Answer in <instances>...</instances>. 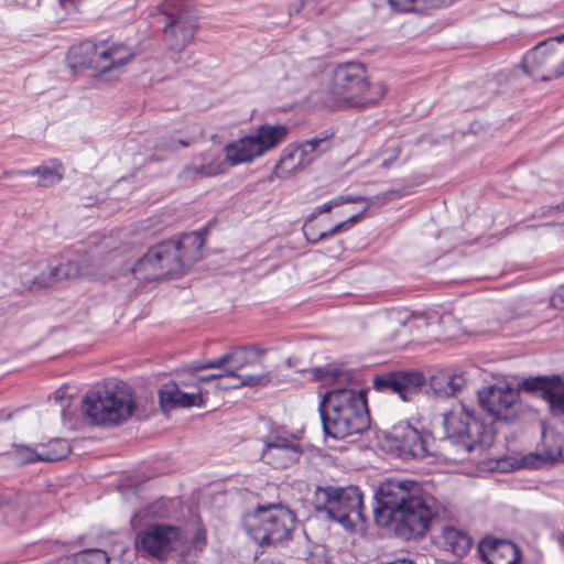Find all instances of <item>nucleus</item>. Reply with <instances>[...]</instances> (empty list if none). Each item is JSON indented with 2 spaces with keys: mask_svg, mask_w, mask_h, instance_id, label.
Instances as JSON below:
<instances>
[{
  "mask_svg": "<svg viewBox=\"0 0 564 564\" xmlns=\"http://www.w3.org/2000/svg\"><path fill=\"white\" fill-rule=\"evenodd\" d=\"M378 524L392 527L403 540L423 538L437 516L436 500L416 481L388 479L376 491Z\"/></svg>",
  "mask_w": 564,
  "mask_h": 564,
  "instance_id": "1",
  "label": "nucleus"
},
{
  "mask_svg": "<svg viewBox=\"0 0 564 564\" xmlns=\"http://www.w3.org/2000/svg\"><path fill=\"white\" fill-rule=\"evenodd\" d=\"M313 372L316 379L336 384L323 395L318 405L325 434L344 440L367 431L370 415L366 391L346 387L351 383L352 373L332 366L315 368Z\"/></svg>",
  "mask_w": 564,
  "mask_h": 564,
  "instance_id": "2",
  "label": "nucleus"
},
{
  "mask_svg": "<svg viewBox=\"0 0 564 564\" xmlns=\"http://www.w3.org/2000/svg\"><path fill=\"white\" fill-rule=\"evenodd\" d=\"M203 245L202 236L196 232L158 243L137 261L132 274L145 282L177 275L200 259Z\"/></svg>",
  "mask_w": 564,
  "mask_h": 564,
  "instance_id": "3",
  "label": "nucleus"
},
{
  "mask_svg": "<svg viewBox=\"0 0 564 564\" xmlns=\"http://www.w3.org/2000/svg\"><path fill=\"white\" fill-rule=\"evenodd\" d=\"M383 83L370 84L366 68L359 62L339 64L333 70L327 105L334 109L367 108L384 97Z\"/></svg>",
  "mask_w": 564,
  "mask_h": 564,
  "instance_id": "4",
  "label": "nucleus"
},
{
  "mask_svg": "<svg viewBox=\"0 0 564 564\" xmlns=\"http://www.w3.org/2000/svg\"><path fill=\"white\" fill-rule=\"evenodd\" d=\"M444 430L440 456L446 462H463L476 445L489 442L487 426L465 408L444 415Z\"/></svg>",
  "mask_w": 564,
  "mask_h": 564,
  "instance_id": "5",
  "label": "nucleus"
},
{
  "mask_svg": "<svg viewBox=\"0 0 564 564\" xmlns=\"http://www.w3.org/2000/svg\"><path fill=\"white\" fill-rule=\"evenodd\" d=\"M295 523L294 511L281 503L259 506L243 521L247 534L260 546L276 545L291 539Z\"/></svg>",
  "mask_w": 564,
  "mask_h": 564,
  "instance_id": "6",
  "label": "nucleus"
},
{
  "mask_svg": "<svg viewBox=\"0 0 564 564\" xmlns=\"http://www.w3.org/2000/svg\"><path fill=\"white\" fill-rule=\"evenodd\" d=\"M134 54L124 44L94 43L84 41L70 47L67 61L72 68H90L99 76L111 74L117 77L124 65L130 63Z\"/></svg>",
  "mask_w": 564,
  "mask_h": 564,
  "instance_id": "7",
  "label": "nucleus"
},
{
  "mask_svg": "<svg viewBox=\"0 0 564 564\" xmlns=\"http://www.w3.org/2000/svg\"><path fill=\"white\" fill-rule=\"evenodd\" d=\"M82 409L91 424L113 426L127 421L135 405L128 391L118 384H106L88 391Z\"/></svg>",
  "mask_w": 564,
  "mask_h": 564,
  "instance_id": "8",
  "label": "nucleus"
},
{
  "mask_svg": "<svg viewBox=\"0 0 564 564\" xmlns=\"http://www.w3.org/2000/svg\"><path fill=\"white\" fill-rule=\"evenodd\" d=\"M313 505L316 511L324 512L328 519L347 529L365 521L364 496L356 486H318L314 492Z\"/></svg>",
  "mask_w": 564,
  "mask_h": 564,
  "instance_id": "9",
  "label": "nucleus"
},
{
  "mask_svg": "<svg viewBox=\"0 0 564 564\" xmlns=\"http://www.w3.org/2000/svg\"><path fill=\"white\" fill-rule=\"evenodd\" d=\"M164 17L163 41L169 52L178 55L194 39L197 21L191 0H164L159 6Z\"/></svg>",
  "mask_w": 564,
  "mask_h": 564,
  "instance_id": "10",
  "label": "nucleus"
},
{
  "mask_svg": "<svg viewBox=\"0 0 564 564\" xmlns=\"http://www.w3.org/2000/svg\"><path fill=\"white\" fill-rule=\"evenodd\" d=\"M384 440L403 459H423L432 454L431 434L406 421L398 422L384 432Z\"/></svg>",
  "mask_w": 564,
  "mask_h": 564,
  "instance_id": "11",
  "label": "nucleus"
},
{
  "mask_svg": "<svg viewBox=\"0 0 564 564\" xmlns=\"http://www.w3.org/2000/svg\"><path fill=\"white\" fill-rule=\"evenodd\" d=\"M181 541V529L173 524L151 523L135 535V549L144 556L166 561Z\"/></svg>",
  "mask_w": 564,
  "mask_h": 564,
  "instance_id": "12",
  "label": "nucleus"
},
{
  "mask_svg": "<svg viewBox=\"0 0 564 564\" xmlns=\"http://www.w3.org/2000/svg\"><path fill=\"white\" fill-rule=\"evenodd\" d=\"M91 274V264L85 257L61 263H47L37 275L23 281L31 289H48L64 281H73Z\"/></svg>",
  "mask_w": 564,
  "mask_h": 564,
  "instance_id": "13",
  "label": "nucleus"
},
{
  "mask_svg": "<svg viewBox=\"0 0 564 564\" xmlns=\"http://www.w3.org/2000/svg\"><path fill=\"white\" fill-rule=\"evenodd\" d=\"M523 70L536 80L547 82L564 75L560 54L553 48V40H545L530 50L522 61Z\"/></svg>",
  "mask_w": 564,
  "mask_h": 564,
  "instance_id": "14",
  "label": "nucleus"
},
{
  "mask_svg": "<svg viewBox=\"0 0 564 564\" xmlns=\"http://www.w3.org/2000/svg\"><path fill=\"white\" fill-rule=\"evenodd\" d=\"M480 406L494 419L511 422L520 412L519 392L510 386H490L478 392Z\"/></svg>",
  "mask_w": 564,
  "mask_h": 564,
  "instance_id": "15",
  "label": "nucleus"
},
{
  "mask_svg": "<svg viewBox=\"0 0 564 564\" xmlns=\"http://www.w3.org/2000/svg\"><path fill=\"white\" fill-rule=\"evenodd\" d=\"M424 383L421 372H389L373 378V388L380 392L398 394L401 400L410 401Z\"/></svg>",
  "mask_w": 564,
  "mask_h": 564,
  "instance_id": "16",
  "label": "nucleus"
},
{
  "mask_svg": "<svg viewBox=\"0 0 564 564\" xmlns=\"http://www.w3.org/2000/svg\"><path fill=\"white\" fill-rule=\"evenodd\" d=\"M162 409L202 406L205 403L202 389H194L192 383L183 380L164 383L159 390Z\"/></svg>",
  "mask_w": 564,
  "mask_h": 564,
  "instance_id": "17",
  "label": "nucleus"
},
{
  "mask_svg": "<svg viewBox=\"0 0 564 564\" xmlns=\"http://www.w3.org/2000/svg\"><path fill=\"white\" fill-rule=\"evenodd\" d=\"M478 552L488 564H521L519 547L506 539L486 536L478 543Z\"/></svg>",
  "mask_w": 564,
  "mask_h": 564,
  "instance_id": "18",
  "label": "nucleus"
},
{
  "mask_svg": "<svg viewBox=\"0 0 564 564\" xmlns=\"http://www.w3.org/2000/svg\"><path fill=\"white\" fill-rule=\"evenodd\" d=\"M413 319L408 311L394 308L376 317L380 335L386 340H394Z\"/></svg>",
  "mask_w": 564,
  "mask_h": 564,
  "instance_id": "19",
  "label": "nucleus"
},
{
  "mask_svg": "<svg viewBox=\"0 0 564 564\" xmlns=\"http://www.w3.org/2000/svg\"><path fill=\"white\" fill-rule=\"evenodd\" d=\"M226 160L230 165L248 163L261 156L260 148L252 134L239 138L225 147Z\"/></svg>",
  "mask_w": 564,
  "mask_h": 564,
  "instance_id": "20",
  "label": "nucleus"
},
{
  "mask_svg": "<svg viewBox=\"0 0 564 564\" xmlns=\"http://www.w3.org/2000/svg\"><path fill=\"white\" fill-rule=\"evenodd\" d=\"M301 455L302 448L300 445L281 446L274 444L263 447L261 459L273 468H285L297 462Z\"/></svg>",
  "mask_w": 564,
  "mask_h": 564,
  "instance_id": "21",
  "label": "nucleus"
},
{
  "mask_svg": "<svg viewBox=\"0 0 564 564\" xmlns=\"http://www.w3.org/2000/svg\"><path fill=\"white\" fill-rule=\"evenodd\" d=\"M289 132L290 129L285 124H261L252 135L260 148L261 155H263L281 144Z\"/></svg>",
  "mask_w": 564,
  "mask_h": 564,
  "instance_id": "22",
  "label": "nucleus"
},
{
  "mask_svg": "<svg viewBox=\"0 0 564 564\" xmlns=\"http://www.w3.org/2000/svg\"><path fill=\"white\" fill-rule=\"evenodd\" d=\"M19 174L24 176H37L39 186L50 187L63 178V165L57 160H51L35 169L19 171Z\"/></svg>",
  "mask_w": 564,
  "mask_h": 564,
  "instance_id": "23",
  "label": "nucleus"
},
{
  "mask_svg": "<svg viewBox=\"0 0 564 564\" xmlns=\"http://www.w3.org/2000/svg\"><path fill=\"white\" fill-rule=\"evenodd\" d=\"M303 169L305 167L300 158L297 145L290 144L283 150L280 160L275 164L273 175L279 178H288Z\"/></svg>",
  "mask_w": 564,
  "mask_h": 564,
  "instance_id": "24",
  "label": "nucleus"
},
{
  "mask_svg": "<svg viewBox=\"0 0 564 564\" xmlns=\"http://www.w3.org/2000/svg\"><path fill=\"white\" fill-rule=\"evenodd\" d=\"M561 462H564V454L558 441H554L553 445L545 446L539 453L531 454L524 458L525 465L531 468H541Z\"/></svg>",
  "mask_w": 564,
  "mask_h": 564,
  "instance_id": "25",
  "label": "nucleus"
},
{
  "mask_svg": "<svg viewBox=\"0 0 564 564\" xmlns=\"http://www.w3.org/2000/svg\"><path fill=\"white\" fill-rule=\"evenodd\" d=\"M467 380L463 375L442 372L433 377L432 388L443 397H451L459 392Z\"/></svg>",
  "mask_w": 564,
  "mask_h": 564,
  "instance_id": "26",
  "label": "nucleus"
},
{
  "mask_svg": "<svg viewBox=\"0 0 564 564\" xmlns=\"http://www.w3.org/2000/svg\"><path fill=\"white\" fill-rule=\"evenodd\" d=\"M300 158L304 167L314 162L321 154L330 149V140L328 135L313 138L302 144H296Z\"/></svg>",
  "mask_w": 564,
  "mask_h": 564,
  "instance_id": "27",
  "label": "nucleus"
},
{
  "mask_svg": "<svg viewBox=\"0 0 564 564\" xmlns=\"http://www.w3.org/2000/svg\"><path fill=\"white\" fill-rule=\"evenodd\" d=\"M443 536L446 546L456 556L463 557L471 547V538L464 531L457 530L453 527L444 529Z\"/></svg>",
  "mask_w": 564,
  "mask_h": 564,
  "instance_id": "28",
  "label": "nucleus"
},
{
  "mask_svg": "<svg viewBox=\"0 0 564 564\" xmlns=\"http://www.w3.org/2000/svg\"><path fill=\"white\" fill-rule=\"evenodd\" d=\"M544 401L547 402L553 415H564V381L558 377L552 378L549 387L544 390Z\"/></svg>",
  "mask_w": 564,
  "mask_h": 564,
  "instance_id": "29",
  "label": "nucleus"
},
{
  "mask_svg": "<svg viewBox=\"0 0 564 564\" xmlns=\"http://www.w3.org/2000/svg\"><path fill=\"white\" fill-rule=\"evenodd\" d=\"M227 376L230 379H235V383H218V390H229V389H239L242 387H256V386H265L271 381L270 373H260L257 376L248 375L240 376L235 370H228Z\"/></svg>",
  "mask_w": 564,
  "mask_h": 564,
  "instance_id": "30",
  "label": "nucleus"
},
{
  "mask_svg": "<svg viewBox=\"0 0 564 564\" xmlns=\"http://www.w3.org/2000/svg\"><path fill=\"white\" fill-rule=\"evenodd\" d=\"M225 162L215 158L212 153H205L200 156V162H193L186 167L187 172L198 174L200 176H215L223 173Z\"/></svg>",
  "mask_w": 564,
  "mask_h": 564,
  "instance_id": "31",
  "label": "nucleus"
},
{
  "mask_svg": "<svg viewBox=\"0 0 564 564\" xmlns=\"http://www.w3.org/2000/svg\"><path fill=\"white\" fill-rule=\"evenodd\" d=\"M264 349L256 346H242L234 349V369L239 370L246 366L258 364Z\"/></svg>",
  "mask_w": 564,
  "mask_h": 564,
  "instance_id": "32",
  "label": "nucleus"
},
{
  "mask_svg": "<svg viewBox=\"0 0 564 564\" xmlns=\"http://www.w3.org/2000/svg\"><path fill=\"white\" fill-rule=\"evenodd\" d=\"M69 452L70 447L65 440L55 438L40 446L37 457L41 462H55L66 457Z\"/></svg>",
  "mask_w": 564,
  "mask_h": 564,
  "instance_id": "33",
  "label": "nucleus"
},
{
  "mask_svg": "<svg viewBox=\"0 0 564 564\" xmlns=\"http://www.w3.org/2000/svg\"><path fill=\"white\" fill-rule=\"evenodd\" d=\"M315 219L316 214H311L303 226L304 236L311 243H317L329 238L328 230H319Z\"/></svg>",
  "mask_w": 564,
  "mask_h": 564,
  "instance_id": "34",
  "label": "nucleus"
},
{
  "mask_svg": "<svg viewBox=\"0 0 564 564\" xmlns=\"http://www.w3.org/2000/svg\"><path fill=\"white\" fill-rule=\"evenodd\" d=\"M229 362L234 364V349L231 351L226 352L225 355L212 360V361H208L205 364L194 362V364L189 365V371L192 373H195V372L206 370V369H221L225 365H227Z\"/></svg>",
  "mask_w": 564,
  "mask_h": 564,
  "instance_id": "35",
  "label": "nucleus"
},
{
  "mask_svg": "<svg viewBox=\"0 0 564 564\" xmlns=\"http://www.w3.org/2000/svg\"><path fill=\"white\" fill-rule=\"evenodd\" d=\"M274 444L281 446L300 445L293 436L286 435L285 433L271 432L265 436L264 446H271Z\"/></svg>",
  "mask_w": 564,
  "mask_h": 564,
  "instance_id": "36",
  "label": "nucleus"
},
{
  "mask_svg": "<svg viewBox=\"0 0 564 564\" xmlns=\"http://www.w3.org/2000/svg\"><path fill=\"white\" fill-rule=\"evenodd\" d=\"M551 379L543 377L528 378L522 381L521 387L525 391H541L544 399V390L549 387Z\"/></svg>",
  "mask_w": 564,
  "mask_h": 564,
  "instance_id": "37",
  "label": "nucleus"
},
{
  "mask_svg": "<svg viewBox=\"0 0 564 564\" xmlns=\"http://www.w3.org/2000/svg\"><path fill=\"white\" fill-rule=\"evenodd\" d=\"M39 456V449H32L28 446H19L15 451V460L19 464L25 465L34 462H41Z\"/></svg>",
  "mask_w": 564,
  "mask_h": 564,
  "instance_id": "38",
  "label": "nucleus"
},
{
  "mask_svg": "<svg viewBox=\"0 0 564 564\" xmlns=\"http://www.w3.org/2000/svg\"><path fill=\"white\" fill-rule=\"evenodd\" d=\"M227 371L228 370H225L223 372H218V373H210V375H207V376H196L197 372L195 373H192L189 370V375L193 376V382H192V386L194 389L198 390L200 389V383H204V382H209V381H216V386L218 383H223L220 380L223 378H229L227 376Z\"/></svg>",
  "mask_w": 564,
  "mask_h": 564,
  "instance_id": "39",
  "label": "nucleus"
},
{
  "mask_svg": "<svg viewBox=\"0 0 564 564\" xmlns=\"http://www.w3.org/2000/svg\"><path fill=\"white\" fill-rule=\"evenodd\" d=\"M446 0H416L414 10L422 13H427L432 9L444 6Z\"/></svg>",
  "mask_w": 564,
  "mask_h": 564,
  "instance_id": "40",
  "label": "nucleus"
},
{
  "mask_svg": "<svg viewBox=\"0 0 564 564\" xmlns=\"http://www.w3.org/2000/svg\"><path fill=\"white\" fill-rule=\"evenodd\" d=\"M359 218H360V214H356V215H352L351 217H349L347 220H344V221L335 225L334 227L328 229L329 237H333V236L341 232L343 230H347L351 225L357 223L359 220Z\"/></svg>",
  "mask_w": 564,
  "mask_h": 564,
  "instance_id": "41",
  "label": "nucleus"
},
{
  "mask_svg": "<svg viewBox=\"0 0 564 564\" xmlns=\"http://www.w3.org/2000/svg\"><path fill=\"white\" fill-rule=\"evenodd\" d=\"M189 143L187 141H184V140H175V139H170V140H166V141H162V143L159 145L162 150H166V151H176L178 148H186L188 147Z\"/></svg>",
  "mask_w": 564,
  "mask_h": 564,
  "instance_id": "42",
  "label": "nucleus"
},
{
  "mask_svg": "<svg viewBox=\"0 0 564 564\" xmlns=\"http://www.w3.org/2000/svg\"><path fill=\"white\" fill-rule=\"evenodd\" d=\"M415 2L416 0H389L392 8L403 12L414 10Z\"/></svg>",
  "mask_w": 564,
  "mask_h": 564,
  "instance_id": "43",
  "label": "nucleus"
},
{
  "mask_svg": "<svg viewBox=\"0 0 564 564\" xmlns=\"http://www.w3.org/2000/svg\"><path fill=\"white\" fill-rule=\"evenodd\" d=\"M333 209L330 202H327L321 206H317L312 214H316V217L323 213H329Z\"/></svg>",
  "mask_w": 564,
  "mask_h": 564,
  "instance_id": "44",
  "label": "nucleus"
},
{
  "mask_svg": "<svg viewBox=\"0 0 564 564\" xmlns=\"http://www.w3.org/2000/svg\"><path fill=\"white\" fill-rule=\"evenodd\" d=\"M400 153H401L400 148H395V149L393 150V153H392L391 158H390V159H388V160H384V161L382 162V164H381V165H382V167L388 169V167L390 166L391 162H392V161H394V160H397V159L399 158Z\"/></svg>",
  "mask_w": 564,
  "mask_h": 564,
  "instance_id": "45",
  "label": "nucleus"
},
{
  "mask_svg": "<svg viewBox=\"0 0 564 564\" xmlns=\"http://www.w3.org/2000/svg\"><path fill=\"white\" fill-rule=\"evenodd\" d=\"M329 202H330L333 208H335V207L344 205L345 198H344V195H341V196L335 197L334 199H332Z\"/></svg>",
  "mask_w": 564,
  "mask_h": 564,
  "instance_id": "46",
  "label": "nucleus"
},
{
  "mask_svg": "<svg viewBox=\"0 0 564 564\" xmlns=\"http://www.w3.org/2000/svg\"><path fill=\"white\" fill-rule=\"evenodd\" d=\"M345 204H351L362 200V197L359 196H351V195H344Z\"/></svg>",
  "mask_w": 564,
  "mask_h": 564,
  "instance_id": "47",
  "label": "nucleus"
},
{
  "mask_svg": "<svg viewBox=\"0 0 564 564\" xmlns=\"http://www.w3.org/2000/svg\"><path fill=\"white\" fill-rule=\"evenodd\" d=\"M65 391L63 389H58L54 395L56 400H63L64 399Z\"/></svg>",
  "mask_w": 564,
  "mask_h": 564,
  "instance_id": "48",
  "label": "nucleus"
},
{
  "mask_svg": "<svg viewBox=\"0 0 564 564\" xmlns=\"http://www.w3.org/2000/svg\"><path fill=\"white\" fill-rule=\"evenodd\" d=\"M19 171H20V170L4 171V172H3V176H4V177H7V176H11V175H20V174H19Z\"/></svg>",
  "mask_w": 564,
  "mask_h": 564,
  "instance_id": "49",
  "label": "nucleus"
},
{
  "mask_svg": "<svg viewBox=\"0 0 564 564\" xmlns=\"http://www.w3.org/2000/svg\"><path fill=\"white\" fill-rule=\"evenodd\" d=\"M550 40H553V44L554 43L563 42L564 41V33L558 35V36H555V37H551Z\"/></svg>",
  "mask_w": 564,
  "mask_h": 564,
  "instance_id": "50",
  "label": "nucleus"
},
{
  "mask_svg": "<svg viewBox=\"0 0 564 564\" xmlns=\"http://www.w3.org/2000/svg\"><path fill=\"white\" fill-rule=\"evenodd\" d=\"M562 296H564V289H563L561 292H558V293L553 297V300H554V301H557V299H558V297H562Z\"/></svg>",
  "mask_w": 564,
  "mask_h": 564,
  "instance_id": "51",
  "label": "nucleus"
},
{
  "mask_svg": "<svg viewBox=\"0 0 564 564\" xmlns=\"http://www.w3.org/2000/svg\"><path fill=\"white\" fill-rule=\"evenodd\" d=\"M562 67H564V58H561Z\"/></svg>",
  "mask_w": 564,
  "mask_h": 564,
  "instance_id": "52",
  "label": "nucleus"
},
{
  "mask_svg": "<svg viewBox=\"0 0 564 564\" xmlns=\"http://www.w3.org/2000/svg\"><path fill=\"white\" fill-rule=\"evenodd\" d=\"M563 546H564V533H563V536H562V540H561Z\"/></svg>",
  "mask_w": 564,
  "mask_h": 564,
  "instance_id": "53",
  "label": "nucleus"
}]
</instances>
